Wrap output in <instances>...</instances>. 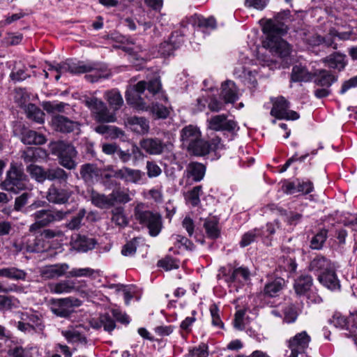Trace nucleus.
I'll use <instances>...</instances> for the list:
<instances>
[{
    "label": "nucleus",
    "instance_id": "nucleus-1",
    "mask_svg": "<svg viewBox=\"0 0 357 357\" xmlns=\"http://www.w3.org/2000/svg\"><path fill=\"white\" fill-rule=\"evenodd\" d=\"M161 84L158 79L149 82L139 81L129 86L126 92L127 103L137 110L150 112L158 118L165 119L169 115L168 109L158 102Z\"/></svg>",
    "mask_w": 357,
    "mask_h": 357
},
{
    "label": "nucleus",
    "instance_id": "nucleus-2",
    "mask_svg": "<svg viewBox=\"0 0 357 357\" xmlns=\"http://www.w3.org/2000/svg\"><path fill=\"white\" fill-rule=\"evenodd\" d=\"M290 17V10H284L277 14L275 19L268 20L263 26V32L266 38L262 45L273 55L285 58L290 55L292 47L282 36L287 33V26L281 20Z\"/></svg>",
    "mask_w": 357,
    "mask_h": 357
},
{
    "label": "nucleus",
    "instance_id": "nucleus-3",
    "mask_svg": "<svg viewBox=\"0 0 357 357\" xmlns=\"http://www.w3.org/2000/svg\"><path fill=\"white\" fill-rule=\"evenodd\" d=\"M48 71H55L56 73L55 75L56 81L60 79L61 75L65 73H70L73 75L93 73V74L86 76V78L91 82L98 81V78L103 76L100 72L101 67L98 64L74 61L73 59H68L64 62L56 64V66L49 65L47 69L44 70L45 78L49 77Z\"/></svg>",
    "mask_w": 357,
    "mask_h": 357
},
{
    "label": "nucleus",
    "instance_id": "nucleus-4",
    "mask_svg": "<svg viewBox=\"0 0 357 357\" xmlns=\"http://www.w3.org/2000/svg\"><path fill=\"white\" fill-rule=\"evenodd\" d=\"M219 279L223 278L228 284L230 291H238V289L244 286L250 279L249 269L244 266L238 268L221 267L218 275Z\"/></svg>",
    "mask_w": 357,
    "mask_h": 357
},
{
    "label": "nucleus",
    "instance_id": "nucleus-5",
    "mask_svg": "<svg viewBox=\"0 0 357 357\" xmlns=\"http://www.w3.org/2000/svg\"><path fill=\"white\" fill-rule=\"evenodd\" d=\"M135 219L142 226L149 229L152 236H156L162 228L161 216L151 211L146 210L144 204H138L134 209Z\"/></svg>",
    "mask_w": 357,
    "mask_h": 357
},
{
    "label": "nucleus",
    "instance_id": "nucleus-6",
    "mask_svg": "<svg viewBox=\"0 0 357 357\" xmlns=\"http://www.w3.org/2000/svg\"><path fill=\"white\" fill-rule=\"evenodd\" d=\"M29 181L23 172L22 168L11 163L7 172L6 178L1 183V188L6 191L18 193L29 188Z\"/></svg>",
    "mask_w": 357,
    "mask_h": 357
},
{
    "label": "nucleus",
    "instance_id": "nucleus-7",
    "mask_svg": "<svg viewBox=\"0 0 357 357\" xmlns=\"http://www.w3.org/2000/svg\"><path fill=\"white\" fill-rule=\"evenodd\" d=\"M50 149L52 154L59 158L61 165L68 169L75 168L76 162L74 159L77 151L73 145L59 141L51 143Z\"/></svg>",
    "mask_w": 357,
    "mask_h": 357
},
{
    "label": "nucleus",
    "instance_id": "nucleus-8",
    "mask_svg": "<svg viewBox=\"0 0 357 357\" xmlns=\"http://www.w3.org/2000/svg\"><path fill=\"white\" fill-rule=\"evenodd\" d=\"M354 33L352 30L346 31H340L333 28L330 29L328 34L326 37H321L317 34L309 36L305 38V42L310 46H317L321 44H325L327 47H333L334 49L337 48L336 45L334 44V38H338L340 40H355L356 37L353 36Z\"/></svg>",
    "mask_w": 357,
    "mask_h": 357
},
{
    "label": "nucleus",
    "instance_id": "nucleus-9",
    "mask_svg": "<svg viewBox=\"0 0 357 357\" xmlns=\"http://www.w3.org/2000/svg\"><path fill=\"white\" fill-rule=\"evenodd\" d=\"M81 301L75 297L63 298H52L49 301V307L51 312L57 317H68L75 308L81 305Z\"/></svg>",
    "mask_w": 357,
    "mask_h": 357
},
{
    "label": "nucleus",
    "instance_id": "nucleus-10",
    "mask_svg": "<svg viewBox=\"0 0 357 357\" xmlns=\"http://www.w3.org/2000/svg\"><path fill=\"white\" fill-rule=\"evenodd\" d=\"M65 215L66 213L61 211L38 210L31 215L35 222L29 226V231L31 233L36 232L54 221L62 220Z\"/></svg>",
    "mask_w": 357,
    "mask_h": 357
},
{
    "label": "nucleus",
    "instance_id": "nucleus-11",
    "mask_svg": "<svg viewBox=\"0 0 357 357\" xmlns=\"http://www.w3.org/2000/svg\"><path fill=\"white\" fill-rule=\"evenodd\" d=\"M86 105L93 112L95 119L98 122H114L116 116L114 111L111 112L105 104L97 98L92 97L86 100Z\"/></svg>",
    "mask_w": 357,
    "mask_h": 357
},
{
    "label": "nucleus",
    "instance_id": "nucleus-12",
    "mask_svg": "<svg viewBox=\"0 0 357 357\" xmlns=\"http://www.w3.org/2000/svg\"><path fill=\"white\" fill-rule=\"evenodd\" d=\"M273 107L271 114L279 119L297 120L299 114L293 110L289 109V102L282 96L272 98Z\"/></svg>",
    "mask_w": 357,
    "mask_h": 357
},
{
    "label": "nucleus",
    "instance_id": "nucleus-13",
    "mask_svg": "<svg viewBox=\"0 0 357 357\" xmlns=\"http://www.w3.org/2000/svg\"><path fill=\"white\" fill-rule=\"evenodd\" d=\"M310 337L306 331H302L291 337L287 342V346L291 350L288 357H298V354L304 356L305 349L308 347Z\"/></svg>",
    "mask_w": 357,
    "mask_h": 357
},
{
    "label": "nucleus",
    "instance_id": "nucleus-14",
    "mask_svg": "<svg viewBox=\"0 0 357 357\" xmlns=\"http://www.w3.org/2000/svg\"><path fill=\"white\" fill-rule=\"evenodd\" d=\"M220 139L215 138L211 142L204 141L199 138V139L192 142L190 146L187 149L192 154L198 156L205 155L211 151H215L220 148Z\"/></svg>",
    "mask_w": 357,
    "mask_h": 357
},
{
    "label": "nucleus",
    "instance_id": "nucleus-15",
    "mask_svg": "<svg viewBox=\"0 0 357 357\" xmlns=\"http://www.w3.org/2000/svg\"><path fill=\"white\" fill-rule=\"evenodd\" d=\"M114 176L126 182L135 184L142 183L145 179V174L139 169H133L124 167L114 172Z\"/></svg>",
    "mask_w": 357,
    "mask_h": 357
},
{
    "label": "nucleus",
    "instance_id": "nucleus-16",
    "mask_svg": "<svg viewBox=\"0 0 357 357\" xmlns=\"http://www.w3.org/2000/svg\"><path fill=\"white\" fill-rule=\"evenodd\" d=\"M52 125L56 130L61 132H75L77 134L79 132V124L77 121H72L64 116L57 115L53 116Z\"/></svg>",
    "mask_w": 357,
    "mask_h": 357
},
{
    "label": "nucleus",
    "instance_id": "nucleus-17",
    "mask_svg": "<svg viewBox=\"0 0 357 357\" xmlns=\"http://www.w3.org/2000/svg\"><path fill=\"white\" fill-rule=\"evenodd\" d=\"M70 266L66 263L55 264L43 266L40 270L42 278L45 279H54L67 275Z\"/></svg>",
    "mask_w": 357,
    "mask_h": 357
},
{
    "label": "nucleus",
    "instance_id": "nucleus-18",
    "mask_svg": "<svg viewBox=\"0 0 357 357\" xmlns=\"http://www.w3.org/2000/svg\"><path fill=\"white\" fill-rule=\"evenodd\" d=\"M208 128L215 131H232L236 127V123L231 119H227L224 114L215 115L208 120Z\"/></svg>",
    "mask_w": 357,
    "mask_h": 357
},
{
    "label": "nucleus",
    "instance_id": "nucleus-19",
    "mask_svg": "<svg viewBox=\"0 0 357 357\" xmlns=\"http://www.w3.org/2000/svg\"><path fill=\"white\" fill-rule=\"evenodd\" d=\"M183 43V36L178 31H176L172 34L169 41H165L160 44L158 52L163 56H169Z\"/></svg>",
    "mask_w": 357,
    "mask_h": 357
},
{
    "label": "nucleus",
    "instance_id": "nucleus-20",
    "mask_svg": "<svg viewBox=\"0 0 357 357\" xmlns=\"http://www.w3.org/2000/svg\"><path fill=\"white\" fill-rule=\"evenodd\" d=\"M126 125L132 131L139 135H145L149 130V122L144 117L130 116L127 118Z\"/></svg>",
    "mask_w": 357,
    "mask_h": 357
},
{
    "label": "nucleus",
    "instance_id": "nucleus-21",
    "mask_svg": "<svg viewBox=\"0 0 357 357\" xmlns=\"http://www.w3.org/2000/svg\"><path fill=\"white\" fill-rule=\"evenodd\" d=\"M202 137L199 128L194 125H188L185 126L181 131V139L183 145L187 148L190 144L199 139Z\"/></svg>",
    "mask_w": 357,
    "mask_h": 357
},
{
    "label": "nucleus",
    "instance_id": "nucleus-22",
    "mask_svg": "<svg viewBox=\"0 0 357 357\" xmlns=\"http://www.w3.org/2000/svg\"><path fill=\"white\" fill-rule=\"evenodd\" d=\"M70 195L71 193L68 190L59 189L54 185H52L48 190L46 198L50 202L62 204L68 201Z\"/></svg>",
    "mask_w": 357,
    "mask_h": 357
},
{
    "label": "nucleus",
    "instance_id": "nucleus-23",
    "mask_svg": "<svg viewBox=\"0 0 357 357\" xmlns=\"http://www.w3.org/2000/svg\"><path fill=\"white\" fill-rule=\"evenodd\" d=\"M334 266V264L327 258L323 256H317L311 261L309 269L319 277V274L326 273Z\"/></svg>",
    "mask_w": 357,
    "mask_h": 357
},
{
    "label": "nucleus",
    "instance_id": "nucleus-24",
    "mask_svg": "<svg viewBox=\"0 0 357 357\" xmlns=\"http://www.w3.org/2000/svg\"><path fill=\"white\" fill-rule=\"evenodd\" d=\"M318 280L324 287L332 291L340 289V282L335 271V266L326 273L319 275Z\"/></svg>",
    "mask_w": 357,
    "mask_h": 357
},
{
    "label": "nucleus",
    "instance_id": "nucleus-25",
    "mask_svg": "<svg viewBox=\"0 0 357 357\" xmlns=\"http://www.w3.org/2000/svg\"><path fill=\"white\" fill-rule=\"evenodd\" d=\"M314 75L310 72L306 66L299 63L293 66L291 73V82H308L314 77Z\"/></svg>",
    "mask_w": 357,
    "mask_h": 357
},
{
    "label": "nucleus",
    "instance_id": "nucleus-26",
    "mask_svg": "<svg viewBox=\"0 0 357 357\" xmlns=\"http://www.w3.org/2000/svg\"><path fill=\"white\" fill-rule=\"evenodd\" d=\"M139 144L143 150L151 155L160 154L165 147L162 141L158 138L144 139L140 142Z\"/></svg>",
    "mask_w": 357,
    "mask_h": 357
},
{
    "label": "nucleus",
    "instance_id": "nucleus-27",
    "mask_svg": "<svg viewBox=\"0 0 357 357\" xmlns=\"http://www.w3.org/2000/svg\"><path fill=\"white\" fill-rule=\"evenodd\" d=\"M220 96L226 103H233L238 99V91L235 83L227 80L222 84Z\"/></svg>",
    "mask_w": 357,
    "mask_h": 357
},
{
    "label": "nucleus",
    "instance_id": "nucleus-28",
    "mask_svg": "<svg viewBox=\"0 0 357 357\" xmlns=\"http://www.w3.org/2000/svg\"><path fill=\"white\" fill-rule=\"evenodd\" d=\"M49 291L53 294H69L76 289L75 282L73 280H61L59 282L50 283Z\"/></svg>",
    "mask_w": 357,
    "mask_h": 357
},
{
    "label": "nucleus",
    "instance_id": "nucleus-29",
    "mask_svg": "<svg viewBox=\"0 0 357 357\" xmlns=\"http://www.w3.org/2000/svg\"><path fill=\"white\" fill-rule=\"evenodd\" d=\"M312 285V277L307 275H302L294 282V288L298 296H306L311 291Z\"/></svg>",
    "mask_w": 357,
    "mask_h": 357
},
{
    "label": "nucleus",
    "instance_id": "nucleus-30",
    "mask_svg": "<svg viewBox=\"0 0 357 357\" xmlns=\"http://www.w3.org/2000/svg\"><path fill=\"white\" fill-rule=\"evenodd\" d=\"M48 247L49 245L44 240V238L40 234L32 239L28 238L26 251L28 252H40L46 250Z\"/></svg>",
    "mask_w": 357,
    "mask_h": 357
},
{
    "label": "nucleus",
    "instance_id": "nucleus-31",
    "mask_svg": "<svg viewBox=\"0 0 357 357\" xmlns=\"http://www.w3.org/2000/svg\"><path fill=\"white\" fill-rule=\"evenodd\" d=\"M80 174L86 182L92 183L98 179L100 170L95 165L85 164L81 167Z\"/></svg>",
    "mask_w": 357,
    "mask_h": 357
},
{
    "label": "nucleus",
    "instance_id": "nucleus-32",
    "mask_svg": "<svg viewBox=\"0 0 357 357\" xmlns=\"http://www.w3.org/2000/svg\"><path fill=\"white\" fill-rule=\"evenodd\" d=\"M329 68L342 70L346 66L345 56L340 53H334L324 59Z\"/></svg>",
    "mask_w": 357,
    "mask_h": 357
},
{
    "label": "nucleus",
    "instance_id": "nucleus-33",
    "mask_svg": "<svg viewBox=\"0 0 357 357\" xmlns=\"http://www.w3.org/2000/svg\"><path fill=\"white\" fill-rule=\"evenodd\" d=\"M96 241L93 238L79 235L74 242L75 248L80 252H87L94 248Z\"/></svg>",
    "mask_w": 357,
    "mask_h": 357
},
{
    "label": "nucleus",
    "instance_id": "nucleus-34",
    "mask_svg": "<svg viewBox=\"0 0 357 357\" xmlns=\"http://www.w3.org/2000/svg\"><path fill=\"white\" fill-rule=\"evenodd\" d=\"M336 80L337 78L331 73L326 70H321L317 73L314 82L319 86L329 88Z\"/></svg>",
    "mask_w": 357,
    "mask_h": 357
},
{
    "label": "nucleus",
    "instance_id": "nucleus-35",
    "mask_svg": "<svg viewBox=\"0 0 357 357\" xmlns=\"http://www.w3.org/2000/svg\"><path fill=\"white\" fill-rule=\"evenodd\" d=\"M188 176L192 177L195 181H201L205 174V167L198 162H191L187 167Z\"/></svg>",
    "mask_w": 357,
    "mask_h": 357
},
{
    "label": "nucleus",
    "instance_id": "nucleus-36",
    "mask_svg": "<svg viewBox=\"0 0 357 357\" xmlns=\"http://www.w3.org/2000/svg\"><path fill=\"white\" fill-rule=\"evenodd\" d=\"M204 227L208 238H217L220 236L218 220L215 217L206 219Z\"/></svg>",
    "mask_w": 357,
    "mask_h": 357
},
{
    "label": "nucleus",
    "instance_id": "nucleus-37",
    "mask_svg": "<svg viewBox=\"0 0 357 357\" xmlns=\"http://www.w3.org/2000/svg\"><path fill=\"white\" fill-rule=\"evenodd\" d=\"M26 273L21 269L15 267H8L0 268V277L9 278L11 280H25Z\"/></svg>",
    "mask_w": 357,
    "mask_h": 357
},
{
    "label": "nucleus",
    "instance_id": "nucleus-38",
    "mask_svg": "<svg viewBox=\"0 0 357 357\" xmlns=\"http://www.w3.org/2000/svg\"><path fill=\"white\" fill-rule=\"evenodd\" d=\"M105 98L114 112L118 110L123 103L121 93L116 90L107 91L105 93Z\"/></svg>",
    "mask_w": 357,
    "mask_h": 357
},
{
    "label": "nucleus",
    "instance_id": "nucleus-39",
    "mask_svg": "<svg viewBox=\"0 0 357 357\" xmlns=\"http://www.w3.org/2000/svg\"><path fill=\"white\" fill-rule=\"evenodd\" d=\"M22 141L26 144H43L46 139L42 134H38L33 130H28L23 134Z\"/></svg>",
    "mask_w": 357,
    "mask_h": 357
},
{
    "label": "nucleus",
    "instance_id": "nucleus-40",
    "mask_svg": "<svg viewBox=\"0 0 357 357\" xmlns=\"http://www.w3.org/2000/svg\"><path fill=\"white\" fill-rule=\"evenodd\" d=\"M24 111L29 119L33 120L34 121L39 123L44 122L45 114L34 104H28L26 106H25Z\"/></svg>",
    "mask_w": 357,
    "mask_h": 357
},
{
    "label": "nucleus",
    "instance_id": "nucleus-41",
    "mask_svg": "<svg viewBox=\"0 0 357 357\" xmlns=\"http://www.w3.org/2000/svg\"><path fill=\"white\" fill-rule=\"evenodd\" d=\"M68 174L61 168L55 167L46 170L45 180L58 181L60 183L66 182L68 179Z\"/></svg>",
    "mask_w": 357,
    "mask_h": 357
},
{
    "label": "nucleus",
    "instance_id": "nucleus-42",
    "mask_svg": "<svg viewBox=\"0 0 357 357\" xmlns=\"http://www.w3.org/2000/svg\"><path fill=\"white\" fill-rule=\"evenodd\" d=\"M92 326L95 328L103 327L104 330L111 332L115 328L116 324L113 319L109 314H102L98 321L92 322Z\"/></svg>",
    "mask_w": 357,
    "mask_h": 357
},
{
    "label": "nucleus",
    "instance_id": "nucleus-43",
    "mask_svg": "<svg viewBox=\"0 0 357 357\" xmlns=\"http://www.w3.org/2000/svg\"><path fill=\"white\" fill-rule=\"evenodd\" d=\"M91 202L93 204L101 208H108L112 206L110 195L106 196L93 191L91 193Z\"/></svg>",
    "mask_w": 357,
    "mask_h": 357
},
{
    "label": "nucleus",
    "instance_id": "nucleus-44",
    "mask_svg": "<svg viewBox=\"0 0 357 357\" xmlns=\"http://www.w3.org/2000/svg\"><path fill=\"white\" fill-rule=\"evenodd\" d=\"M96 271L89 267L73 268L67 271L66 278L91 277Z\"/></svg>",
    "mask_w": 357,
    "mask_h": 357
},
{
    "label": "nucleus",
    "instance_id": "nucleus-45",
    "mask_svg": "<svg viewBox=\"0 0 357 357\" xmlns=\"http://www.w3.org/2000/svg\"><path fill=\"white\" fill-rule=\"evenodd\" d=\"M328 231L321 229L310 241V248L314 250H320L327 238Z\"/></svg>",
    "mask_w": 357,
    "mask_h": 357
},
{
    "label": "nucleus",
    "instance_id": "nucleus-46",
    "mask_svg": "<svg viewBox=\"0 0 357 357\" xmlns=\"http://www.w3.org/2000/svg\"><path fill=\"white\" fill-rule=\"evenodd\" d=\"M110 199L112 202V206L114 205L115 203L126 204L131 200L128 192L121 190H113L110 194Z\"/></svg>",
    "mask_w": 357,
    "mask_h": 357
},
{
    "label": "nucleus",
    "instance_id": "nucleus-47",
    "mask_svg": "<svg viewBox=\"0 0 357 357\" xmlns=\"http://www.w3.org/2000/svg\"><path fill=\"white\" fill-rule=\"evenodd\" d=\"M11 357H34L33 348L20 346L10 349L8 351Z\"/></svg>",
    "mask_w": 357,
    "mask_h": 357
},
{
    "label": "nucleus",
    "instance_id": "nucleus-48",
    "mask_svg": "<svg viewBox=\"0 0 357 357\" xmlns=\"http://www.w3.org/2000/svg\"><path fill=\"white\" fill-rule=\"evenodd\" d=\"M27 172L38 182H43L45 180L46 170L41 167L35 165H30L27 167Z\"/></svg>",
    "mask_w": 357,
    "mask_h": 357
},
{
    "label": "nucleus",
    "instance_id": "nucleus-49",
    "mask_svg": "<svg viewBox=\"0 0 357 357\" xmlns=\"http://www.w3.org/2000/svg\"><path fill=\"white\" fill-rule=\"evenodd\" d=\"M283 283V280L278 278L267 284L264 287L265 294L271 297L275 296L282 289Z\"/></svg>",
    "mask_w": 357,
    "mask_h": 357
},
{
    "label": "nucleus",
    "instance_id": "nucleus-50",
    "mask_svg": "<svg viewBox=\"0 0 357 357\" xmlns=\"http://www.w3.org/2000/svg\"><path fill=\"white\" fill-rule=\"evenodd\" d=\"M61 334L69 342H85V338L75 328L62 331Z\"/></svg>",
    "mask_w": 357,
    "mask_h": 357
},
{
    "label": "nucleus",
    "instance_id": "nucleus-51",
    "mask_svg": "<svg viewBox=\"0 0 357 357\" xmlns=\"http://www.w3.org/2000/svg\"><path fill=\"white\" fill-rule=\"evenodd\" d=\"M41 152L42 150L40 148L29 147L23 151L22 158L25 162H35L40 156Z\"/></svg>",
    "mask_w": 357,
    "mask_h": 357
},
{
    "label": "nucleus",
    "instance_id": "nucleus-52",
    "mask_svg": "<svg viewBox=\"0 0 357 357\" xmlns=\"http://www.w3.org/2000/svg\"><path fill=\"white\" fill-rule=\"evenodd\" d=\"M202 193V187L195 186L190 191L188 192L185 195L186 200L193 206H197L200 202L199 197Z\"/></svg>",
    "mask_w": 357,
    "mask_h": 357
},
{
    "label": "nucleus",
    "instance_id": "nucleus-53",
    "mask_svg": "<svg viewBox=\"0 0 357 357\" xmlns=\"http://www.w3.org/2000/svg\"><path fill=\"white\" fill-rule=\"evenodd\" d=\"M112 220L121 227L126 226L128 224L127 218L122 208H116L113 211Z\"/></svg>",
    "mask_w": 357,
    "mask_h": 357
},
{
    "label": "nucleus",
    "instance_id": "nucleus-54",
    "mask_svg": "<svg viewBox=\"0 0 357 357\" xmlns=\"http://www.w3.org/2000/svg\"><path fill=\"white\" fill-rule=\"evenodd\" d=\"M15 101L22 107L25 108L26 102L29 100V96L23 89H17L15 91Z\"/></svg>",
    "mask_w": 357,
    "mask_h": 357
},
{
    "label": "nucleus",
    "instance_id": "nucleus-55",
    "mask_svg": "<svg viewBox=\"0 0 357 357\" xmlns=\"http://www.w3.org/2000/svg\"><path fill=\"white\" fill-rule=\"evenodd\" d=\"M258 235H259V231L257 229L248 231L242 236V239L240 242L241 246L246 247L249 245L251 243L255 241Z\"/></svg>",
    "mask_w": 357,
    "mask_h": 357
},
{
    "label": "nucleus",
    "instance_id": "nucleus-56",
    "mask_svg": "<svg viewBox=\"0 0 357 357\" xmlns=\"http://www.w3.org/2000/svg\"><path fill=\"white\" fill-rule=\"evenodd\" d=\"M137 240L136 238L128 242L122 248L121 254L126 257L132 256L137 250Z\"/></svg>",
    "mask_w": 357,
    "mask_h": 357
},
{
    "label": "nucleus",
    "instance_id": "nucleus-57",
    "mask_svg": "<svg viewBox=\"0 0 357 357\" xmlns=\"http://www.w3.org/2000/svg\"><path fill=\"white\" fill-rule=\"evenodd\" d=\"M158 266L163 268L166 271H170L178 268V262L170 257H166L160 260L158 263Z\"/></svg>",
    "mask_w": 357,
    "mask_h": 357
},
{
    "label": "nucleus",
    "instance_id": "nucleus-58",
    "mask_svg": "<svg viewBox=\"0 0 357 357\" xmlns=\"http://www.w3.org/2000/svg\"><path fill=\"white\" fill-rule=\"evenodd\" d=\"M331 324L337 327V328H344L346 327L348 330L349 326V317L346 319L344 317L342 316L340 314H335L333 316L331 320Z\"/></svg>",
    "mask_w": 357,
    "mask_h": 357
},
{
    "label": "nucleus",
    "instance_id": "nucleus-59",
    "mask_svg": "<svg viewBox=\"0 0 357 357\" xmlns=\"http://www.w3.org/2000/svg\"><path fill=\"white\" fill-rule=\"evenodd\" d=\"M210 312L212 318L213 325L219 328H222L223 326V323L220 317L219 309L215 304L211 305Z\"/></svg>",
    "mask_w": 357,
    "mask_h": 357
},
{
    "label": "nucleus",
    "instance_id": "nucleus-60",
    "mask_svg": "<svg viewBox=\"0 0 357 357\" xmlns=\"http://www.w3.org/2000/svg\"><path fill=\"white\" fill-rule=\"evenodd\" d=\"M297 312L295 307L292 305H289L285 307L284 310V320L287 323H293L297 319Z\"/></svg>",
    "mask_w": 357,
    "mask_h": 357
},
{
    "label": "nucleus",
    "instance_id": "nucleus-61",
    "mask_svg": "<svg viewBox=\"0 0 357 357\" xmlns=\"http://www.w3.org/2000/svg\"><path fill=\"white\" fill-rule=\"evenodd\" d=\"M85 211L84 209L80 210L79 213L72 218V220L68 222V227L70 229H77L79 227L82 220L85 215Z\"/></svg>",
    "mask_w": 357,
    "mask_h": 357
},
{
    "label": "nucleus",
    "instance_id": "nucleus-62",
    "mask_svg": "<svg viewBox=\"0 0 357 357\" xmlns=\"http://www.w3.org/2000/svg\"><path fill=\"white\" fill-rule=\"evenodd\" d=\"M197 23L199 27L207 29H215L216 25L215 20L213 17L208 18H205L202 16L197 17Z\"/></svg>",
    "mask_w": 357,
    "mask_h": 357
},
{
    "label": "nucleus",
    "instance_id": "nucleus-63",
    "mask_svg": "<svg viewBox=\"0 0 357 357\" xmlns=\"http://www.w3.org/2000/svg\"><path fill=\"white\" fill-rule=\"evenodd\" d=\"M314 189L313 183L310 181L297 180V190L299 192L308 194Z\"/></svg>",
    "mask_w": 357,
    "mask_h": 357
},
{
    "label": "nucleus",
    "instance_id": "nucleus-64",
    "mask_svg": "<svg viewBox=\"0 0 357 357\" xmlns=\"http://www.w3.org/2000/svg\"><path fill=\"white\" fill-rule=\"evenodd\" d=\"M192 357H207L208 356V347L205 344H202L197 347L194 348L190 351Z\"/></svg>",
    "mask_w": 357,
    "mask_h": 357
}]
</instances>
